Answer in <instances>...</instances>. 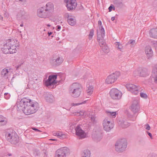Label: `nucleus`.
<instances>
[{
  "label": "nucleus",
  "mask_w": 157,
  "mask_h": 157,
  "mask_svg": "<svg viewBox=\"0 0 157 157\" xmlns=\"http://www.w3.org/2000/svg\"><path fill=\"white\" fill-rule=\"evenodd\" d=\"M45 98L47 101L48 102L52 103L54 100V97L50 93H46L45 96Z\"/></svg>",
  "instance_id": "a878e982"
},
{
  "label": "nucleus",
  "mask_w": 157,
  "mask_h": 157,
  "mask_svg": "<svg viewBox=\"0 0 157 157\" xmlns=\"http://www.w3.org/2000/svg\"><path fill=\"white\" fill-rule=\"evenodd\" d=\"M61 27L60 26L58 25L56 27V29L57 31H59L61 29Z\"/></svg>",
  "instance_id": "864d4df0"
},
{
  "label": "nucleus",
  "mask_w": 157,
  "mask_h": 157,
  "mask_svg": "<svg viewBox=\"0 0 157 157\" xmlns=\"http://www.w3.org/2000/svg\"><path fill=\"white\" fill-rule=\"evenodd\" d=\"M92 137L94 140L96 142L100 141L102 137V132L99 128H95L93 130Z\"/></svg>",
  "instance_id": "423d86ee"
},
{
  "label": "nucleus",
  "mask_w": 157,
  "mask_h": 157,
  "mask_svg": "<svg viewBox=\"0 0 157 157\" xmlns=\"http://www.w3.org/2000/svg\"><path fill=\"white\" fill-rule=\"evenodd\" d=\"M140 69H137L135 70L133 72V75L134 77L140 76Z\"/></svg>",
  "instance_id": "e433bc0d"
},
{
  "label": "nucleus",
  "mask_w": 157,
  "mask_h": 157,
  "mask_svg": "<svg viewBox=\"0 0 157 157\" xmlns=\"http://www.w3.org/2000/svg\"><path fill=\"white\" fill-rule=\"evenodd\" d=\"M145 52L148 58L151 57L153 56V51L150 46H147L145 48Z\"/></svg>",
  "instance_id": "5701e85b"
},
{
  "label": "nucleus",
  "mask_w": 157,
  "mask_h": 157,
  "mask_svg": "<svg viewBox=\"0 0 157 157\" xmlns=\"http://www.w3.org/2000/svg\"><path fill=\"white\" fill-rule=\"evenodd\" d=\"M88 113H89V112L87 113L84 110L80 111L79 113H78L79 114L78 116H85V117L87 115Z\"/></svg>",
  "instance_id": "72a5a7b5"
},
{
  "label": "nucleus",
  "mask_w": 157,
  "mask_h": 157,
  "mask_svg": "<svg viewBox=\"0 0 157 157\" xmlns=\"http://www.w3.org/2000/svg\"><path fill=\"white\" fill-rule=\"evenodd\" d=\"M69 152V149L66 147L61 148L56 151L55 157H66Z\"/></svg>",
  "instance_id": "9b49d317"
},
{
  "label": "nucleus",
  "mask_w": 157,
  "mask_h": 157,
  "mask_svg": "<svg viewBox=\"0 0 157 157\" xmlns=\"http://www.w3.org/2000/svg\"><path fill=\"white\" fill-rule=\"evenodd\" d=\"M32 129H33V130H34L35 131H36L37 132H41V131H40V130L34 128V127H33L32 128Z\"/></svg>",
  "instance_id": "603ef678"
},
{
  "label": "nucleus",
  "mask_w": 157,
  "mask_h": 157,
  "mask_svg": "<svg viewBox=\"0 0 157 157\" xmlns=\"http://www.w3.org/2000/svg\"><path fill=\"white\" fill-rule=\"evenodd\" d=\"M151 75L154 78V82L157 83V65H155L153 68Z\"/></svg>",
  "instance_id": "393cba45"
},
{
  "label": "nucleus",
  "mask_w": 157,
  "mask_h": 157,
  "mask_svg": "<svg viewBox=\"0 0 157 157\" xmlns=\"http://www.w3.org/2000/svg\"><path fill=\"white\" fill-rule=\"evenodd\" d=\"M42 7L44 8L45 10L48 12L51 16L54 11V5L51 2H48L45 6Z\"/></svg>",
  "instance_id": "a211bd4d"
},
{
  "label": "nucleus",
  "mask_w": 157,
  "mask_h": 157,
  "mask_svg": "<svg viewBox=\"0 0 157 157\" xmlns=\"http://www.w3.org/2000/svg\"><path fill=\"white\" fill-rule=\"evenodd\" d=\"M120 75L119 72H115L107 77L106 79V82L108 84L114 83Z\"/></svg>",
  "instance_id": "9d476101"
},
{
  "label": "nucleus",
  "mask_w": 157,
  "mask_h": 157,
  "mask_svg": "<svg viewBox=\"0 0 157 157\" xmlns=\"http://www.w3.org/2000/svg\"><path fill=\"white\" fill-rule=\"evenodd\" d=\"M136 41L135 40H130L128 42V44H131L132 45L134 46L136 44Z\"/></svg>",
  "instance_id": "37998d69"
},
{
  "label": "nucleus",
  "mask_w": 157,
  "mask_h": 157,
  "mask_svg": "<svg viewBox=\"0 0 157 157\" xmlns=\"http://www.w3.org/2000/svg\"><path fill=\"white\" fill-rule=\"evenodd\" d=\"M107 115L113 117H115L117 114V112H110L109 111H107L106 112Z\"/></svg>",
  "instance_id": "7c9ffc66"
},
{
  "label": "nucleus",
  "mask_w": 157,
  "mask_h": 157,
  "mask_svg": "<svg viewBox=\"0 0 157 157\" xmlns=\"http://www.w3.org/2000/svg\"><path fill=\"white\" fill-rule=\"evenodd\" d=\"M132 111L134 113L138 112L140 109V106L137 100H135L133 101L131 106Z\"/></svg>",
  "instance_id": "6ab92c4d"
},
{
  "label": "nucleus",
  "mask_w": 157,
  "mask_h": 157,
  "mask_svg": "<svg viewBox=\"0 0 157 157\" xmlns=\"http://www.w3.org/2000/svg\"><path fill=\"white\" fill-rule=\"evenodd\" d=\"M17 107L22 110L25 114L30 115L36 112L39 108V104L34 100L24 98L17 102Z\"/></svg>",
  "instance_id": "f257e3e1"
},
{
  "label": "nucleus",
  "mask_w": 157,
  "mask_h": 157,
  "mask_svg": "<svg viewBox=\"0 0 157 157\" xmlns=\"http://www.w3.org/2000/svg\"><path fill=\"white\" fill-rule=\"evenodd\" d=\"M57 76L56 75H49L48 80H46L44 82V84L46 86H52L56 84H58V82L56 81Z\"/></svg>",
  "instance_id": "6e6552de"
},
{
  "label": "nucleus",
  "mask_w": 157,
  "mask_h": 157,
  "mask_svg": "<svg viewBox=\"0 0 157 157\" xmlns=\"http://www.w3.org/2000/svg\"><path fill=\"white\" fill-rule=\"evenodd\" d=\"M90 151L88 150H84L82 154V157H90Z\"/></svg>",
  "instance_id": "c756f323"
},
{
  "label": "nucleus",
  "mask_w": 157,
  "mask_h": 157,
  "mask_svg": "<svg viewBox=\"0 0 157 157\" xmlns=\"http://www.w3.org/2000/svg\"><path fill=\"white\" fill-rule=\"evenodd\" d=\"M127 90L132 94L136 95L139 93L140 87L132 84H127L126 85Z\"/></svg>",
  "instance_id": "4468645a"
},
{
  "label": "nucleus",
  "mask_w": 157,
  "mask_h": 157,
  "mask_svg": "<svg viewBox=\"0 0 157 157\" xmlns=\"http://www.w3.org/2000/svg\"><path fill=\"white\" fill-rule=\"evenodd\" d=\"M64 2L68 10L75 9L77 6V2L75 0H65Z\"/></svg>",
  "instance_id": "2eb2a0df"
},
{
  "label": "nucleus",
  "mask_w": 157,
  "mask_h": 157,
  "mask_svg": "<svg viewBox=\"0 0 157 157\" xmlns=\"http://www.w3.org/2000/svg\"><path fill=\"white\" fill-rule=\"evenodd\" d=\"M5 98L6 99H8L10 97V95L8 93H5L4 94Z\"/></svg>",
  "instance_id": "de8ad7c7"
},
{
  "label": "nucleus",
  "mask_w": 157,
  "mask_h": 157,
  "mask_svg": "<svg viewBox=\"0 0 157 157\" xmlns=\"http://www.w3.org/2000/svg\"><path fill=\"white\" fill-rule=\"evenodd\" d=\"M3 19V17L0 15V19L1 20H2Z\"/></svg>",
  "instance_id": "bf43d9fd"
},
{
  "label": "nucleus",
  "mask_w": 157,
  "mask_h": 157,
  "mask_svg": "<svg viewBox=\"0 0 157 157\" xmlns=\"http://www.w3.org/2000/svg\"><path fill=\"white\" fill-rule=\"evenodd\" d=\"M102 50L105 53H108L109 52V49L107 45H106L102 47H101Z\"/></svg>",
  "instance_id": "c9c22d12"
},
{
  "label": "nucleus",
  "mask_w": 157,
  "mask_h": 157,
  "mask_svg": "<svg viewBox=\"0 0 157 157\" xmlns=\"http://www.w3.org/2000/svg\"><path fill=\"white\" fill-rule=\"evenodd\" d=\"M108 9L109 12H111L112 11V9L113 10H115V8L114 6L112 5H111L109 7Z\"/></svg>",
  "instance_id": "49530a36"
},
{
  "label": "nucleus",
  "mask_w": 157,
  "mask_h": 157,
  "mask_svg": "<svg viewBox=\"0 0 157 157\" xmlns=\"http://www.w3.org/2000/svg\"><path fill=\"white\" fill-rule=\"evenodd\" d=\"M147 132L148 135L150 136V138L152 139V135L151 134V133H150L147 131Z\"/></svg>",
  "instance_id": "5fc2aeb1"
},
{
  "label": "nucleus",
  "mask_w": 157,
  "mask_h": 157,
  "mask_svg": "<svg viewBox=\"0 0 157 157\" xmlns=\"http://www.w3.org/2000/svg\"><path fill=\"white\" fill-rule=\"evenodd\" d=\"M50 140H54V141L56 140L55 139H51Z\"/></svg>",
  "instance_id": "0e129e2a"
},
{
  "label": "nucleus",
  "mask_w": 157,
  "mask_h": 157,
  "mask_svg": "<svg viewBox=\"0 0 157 157\" xmlns=\"http://www.w3.org/2000/svg\"><path fill=\"white\" fill-rule=\"evenodd\" d=\"M150 36L154 38H157V29H151L149 32Z\"/></svg>",
  "instance_id": "bb28decb"
},
{
  "label": "nucleus",
  "mask_w": 157,
  "mask_h": 157,
  "mask_svg": "<svg viewBox=\"0 0 157 157\" xmlns=\"http://www.w3.org/2000/svg\"><path fill=\"white\" fill-rule=\"evenodd\" d=\"M149 74V71L146 68H143L140 70V76L145 77L148 76Z\"/></svg>",
  "instance_id": "4be33fe9"
},
{
  "label": "nucleus",
  "mask_w": 157,
  "mask_h": 157,
  "mask_svg": "<svg viewBox=\"0 0 157 157\" xmlns=\"http://www.w3.org/2000/svg\"><path fill=\"white\" fill-rule=\"evenodd\" d=\"M102 124L104 129L107 132L110 131L114 127L113 123L107 118L103 121Z\"/></svg>",
  "instance_id": "ddd939ff"
},
{
  "label": "nucleus",
  "mask_w": 157,
  "mask_h": 157,
  "mask_svg": "<svg viewBox=\"0 0 157 157\" xmlns=\"http://www.w3.org/2000/svg\"><path fill=\"white\" fill-rule=\"evenodd\" d=\"M144 127H145L146 129L148 130L150 129V127L148 124H146L145 125Z\"/></svg>",
  "instance_id": "09e8293b"
},
{
  "label": "nucleus",
  "mask_w": 157,
  "mask_h": 157,
  "mask_svg": "<svg viewBox=\"0 0 157 157\" xmlns=\"http://www.w3.org/2000/svg\"><path fill=\"white\" fill-rule=\"evenodd\" d=\"M66 16L67 17V22L70 25L74 26L76 24V20L74 17L70 16L68 13H67Z\"/></svg>",
  "instance_id": "412c9836"
},
{
  "label": "nucleus",
  "mask_w": 157,
  "mask_h": 157,
  "mask_svg": "<svg viewBox=\"0 0 157 157\" xmlns=\"http://www.w3.org/2000/svg\"><path fill=\"white\" fill-rule=\"evenodd\" d=\"M111 98L114 100H119L122 96V93L116 88L112 89L109 92Z\"/></svg>",
  "instance_id": "1a4fd4ad"
},
{
  "label": "nucleus",
  "mask_w": 157,
  "mask_h": 157,
  "mask_svg": "<svg viewBox=\"0 0 157 157\" xmlns=\"http://www.w3.org/2000/svg\"><path fill=\"white\" fill-rule=\"evenodd\" d=\"M94 31L93 29H91L90 30V33L89 35L90 39H91L92 38V37L94 35Z\"/></svg>",
  "instance_id": "a19ab883"
},
{
  "label": "nucleus",
  "mask_w": 157,
  "mask_h": 157,
  "mask_svg": "<svg viewBox=\"0 0 157 157\" xmlns=\"http://www.w3.org/2000/svg\"><path fill=\"white\" fill-rule=\"evenodd\" d=\"M52 34V32H50L48 33V36H50Z\"/></svg>",
  "instance_id": "13d9d810"
},
{
  "label": "nucleus",
  "mask_w": 157,
  "mask_h": 157,
  "mask_svg": "<svg viewBox=\"0 0 157 157\" xmlns=\"http://www.w3.org/2000/svg\"><path fill=\"white\" fill-rule=\"evenodd\" d=\"M63 58L59 56L53 57L52 60H51V63L53 66H59L63 62Z\"/></svg>",
  "instance_id": "f3484780"
},
{
  "label": "nucleus",
  "mask_w": 157,
  "mask_h": 157,
  "mask_svg": "<svg viewBox=\"0 0 157 157\" xmlns=\"http://www.w3.org/2000/svg\"><path fill=\"white\" fill-rule=\"evenodd\" d=\"M105 36V30L104 28L102 27L100 29V33H99L97 32V39L100 47L106 45L105 40L104 39Z\"/></svg>",
  "instance_id": "0eeeda50"
},
{
  "label": "nucleus",
  "mask_w": 157,
  "mask_h": 157,
  "mask_svg": "<svg viewBox=\"0 0 157 157\" xmlns=\"http://www.w3.org/2000/svg\"><path fill=\"white\" fill-rule=\"evenodd\" d=\"M57 136L60 139L64 138L66 137V136L64 134H63L62 132H57Z\"/></svg>",
  "instance_id": "f704fd0d"
},
{
  "label": "nucleus",
  "mask_w": 157,
  "mask_h": 157,
  "mask_svg": "<svg viewBox=\"0 0 157 157\" xmlns=\"http://www.w3.org/2000/svg\"><path fill=\"white\" fill-rule=\"evenodd\" d=\"M89 117L90 118V120L91 121V122H90L88 125L90 126H91L92 125V124H95L96 123V121L95 120V117L94 116H91V117Z\"/></svg>",
  "instance_id": "473e14b6"
},
{
  "label": "nucleus",
  "mask_w": 157,
  "mask_h": 157,
  "mask_svg": "<svg viewBox=\"0 0 157 157\" xmlns=\"http://www.w3.org/2000/svg\"><path fill=\"white\" fill-rule=\"evenodd\" d=\"M37 15L39 17L43 18H48L50 16L48 12L45 11L44 8H43L42 6L37 10Z\"/></svg>",
  "instance_id": "dca6fc26"
},
{
  "label": "nucleus",
  "mask_w": 157,
  "mask_h": 157,
  "mask_svg": "<svg viewBox=\"0 0 157 157\" xmlns=\"http://www.w3.org/2000/svg\"><path fill=\"white\" fill-rule=\"evenodd\" d=\"M6 137L7 140L12 144H16L19 142L18 136L15 132L7 133Z\"/></svg>",
  "instance_id": "39448f33"
},
{
  "label": "nucleus",
  "mask_w": 157,
  "mask_h": 157,
  "mask_svg": "<svg viewBox=\"0 0 157 157\" xmlns=\"http://www.w3.org/2000/svg\"><path fill=\"white\" fill-rule=\"evenodd\" d=\"M10 69L8 70L5 68L2 70L1 71V75L3 77L5 78H7L10 74Z\"/></svg>",
  "instance_id": "b1692460"
},
{
  "label": "nucleus",
  "mask_w": 157,
  "mask_h": 157,
  "mask_svg": "<svg viewBox=\"0 0 157 157\" xmlns=\"http://www.w3.org/2000/svg\"><path fill=\"white\" fill-rule=\"evenodd\" d=\"M93 88L92 86H89L88 87V89L86 90V92L88 95H90L93 92Z\"/></svg>",
  "instance_id": "2f4dec72"
},
{
  "label": "nucleus",
  "mask_w": 157,
  "mask_h": 157,
  "mask_svg": "<svg viewBox=\"0 0 157 157\" xmlns=\"http://www.w3.org/2000/svg\"><path fill=\"white\" fill-rule=\"evenodd\" d=\"M98 25L99 26V28L100 29H100L101 27H102V26H101L102 23L101 22V21H99L98 22Z\"/></svg>",
  "instance_id": "8fccbe9b"
},
{
  "label": "nucleus",
  "mask_w": 157,
  "mask_h": 157,
  "mask_svg": "<svg viewBox=\"0 0 157 157\" xmlns=\"http://www.w3.org/2000/svg\"><path fill=\"white\" fill-rule=\"evenodd\" d=\"M7 122V119L6 118L0 115V124L2 125H5Z\"/></svg>",
  "instance_id": "c85d7f7f"
},
{
  "label": "nucleus",
  "mask_w": 157,
  "mask_h": 157,
  "mask_svg": "<svg viewBox=\"0 0 157 157\" xmlns=\"http://www.w3.org/2000/svg\"><path fill=\"white\" fill-rule=\"evenodd\" d=\"M76 124L71 123L70 124V129L71 130V131H73L74 129H75L76 127Z\"/></svg>",
  "instance_id": "4c0bfd02"
},
{
  "label": "nucleus",
  "mask_w": 157,
  "mask_h": 157,
  "mask_svg": "<svg viewBox=\"0 0 157 157\" xmlns=\"http://www.w3.org/2000/svg\"><path fill=\"white\" fill-rule=\"evenodd\" d=\"M156 44L157 45V42L156 43Z\"/></svg>",
  "instance_id": "774afa93"
},
{
  "label": "nucleus",
  "mask_w": 157,
  "mask_h": 157,
  "mask_svg": "<svg viewBox=\"0 0 157 157\" xmlns=\"http://www.w3.org/2000/svg\"><path fill=\"white\" fill-rule=\"evenodd\" d=\"M75 131L76 135L79 136L80 138H84L86 137V134L81 124L77 125L75 128Z\"/></svg>",
  "instance_id": "f8f14e48"
},
{
  "label": "nucleus",
  "mask_w": 157,
  "mask_h": 157,
  "mask_svg": "<svg viewBox=\"0 0 157 157\" xmlns=\"http://www.w3.org/2000/svg\"><path fill=\"white\" fill-rule=\"evenodd\" d=\"M53 135L54 136H57V132H53Z\"/></svg>",
  "instance_id": "6e6d98bb"
},
{
  "label": "nucleus",
  "mask_w": 157,
  "mask_h": 157,
  "mask_svg": "<svg viewBox=\"0 0 157 157\" xmlns=\"http://www.w3.org/2000/svg\"><path fill=\"white\" fill-rule=\"evenodd\" d=\"M20 26H21V27H23V23H21L20 25Z\"/></svg>",
  "instance_id": "680f3d73"
},
{
  "label": "nucleus",
  "mask_w": 157,
  "mask_h": 157,
  "mask_svg": "<svg viewBox=\"0 0 157 157\" xmlns=\"http://www.w3.org/2000/svg\"><path fill=\"white\" fill-rule=\"evenodd\" d=\"M19 45V42L17 40L8 39L4 44L2 50L4 54H13L16 52V48Z\"/></svg>",
  "instance_id": "f03ea898"
},
{
  "label": "nucleus",
  "mask_w": 157,
  "mask_h": 157,
  "mask_svg": "<svg viewBox=\"0 0 157 157\" xmlns=\"http://www.w3.org/2000/svg\"><path fill=\"white\" fill-rule=\"evenodd\" d=\"M26 0H19L20 1H21L22 2H25Z\"/></svg>",
  "instance_id": "052dcab7"
},
{
  "label": "nucleus",
  "mask_w": 157,
  "mask_h": 157,
  "mask_svg": "<svg viewBox=\"0 0 157 157\" xmlns=\"http://www.w3.org/2000/svg\"><path fill=\"white\" fill-rule=\"evenodd\" d=\"M116 46L121 51L122 49V46L121 44H120L119 42H116L115 43Z\"/></svg>",
  "instance_id": "ea45409f"
},
{
  "label": "nucleus",
  "mask_w": 157,
  "mask_h": 157,
  "mask_svg": "<svg viewBox=\"0 0 157 157\" xmlns=\"http://www.w3.org/2000/svg\"><path fill=\"white\" fill-rule=\"evenodd\" d=\"M36 76V75L35 74H31L30 75V77H32L33 78V80L34 82L35 83H37V79H36V77L35 76Z\"/></svg>",
  "instance_id": "58836bf2"
},
{
  "label": "nucleus",
  "mask_w": 157,
  "mask_h": 157,
  "mask_svg": "<svg viewBox=\"0 0 157 157\" xmlns=\"http://www.w3.org/2000/svg\"><path fill=\"white\" fill-rule=\"evenodd\" d=\"M123 5V3L121 2H118L117 4L118 7H122Z\"/></svg>",
  "instance_id": "3c124183"
},
{
  "label": "nucleus",
  "mask_w": 157,
  "mask_h": 157,
  "mask_svg": "<svg viewBox=\"0 0 157 157\" xmlns=\"http://www.w3.org/2000/svg\"><path fill=\"white\" fill-rule=\"evenodd\" d=\"M47 26L48 27H50L51 26V25L49 24H48L47 25Z\"/></svg>",
  "instance_id": "e2e57ef3"
},
{
  "label": "nucleus",
  "mask_w": 157,
  "mask_h": 157,
  "mask_svg": "<svg viewBox=\"0 0 157 157\" xmlns=\"http://www.w3.org/2000/svg\"><path fill=\"white\" fill-rule=\"evenodd\" d=\"M118 124L123 128H127L130 125V123L125 119H121L118 121Z\"/></svg>",
  "instance_id": "aec40b11"
},
{
  "label": "nucleus",
  "mask_w": 157,
  "mask_h": 157,
  "mask_svg": "<svg viewBox=\"0 0 157 157\" xmlns=\"http://www.w3.org/2000/svg\"><path fill=\"white\" fill-rule=\"evenodd\" d=\"M140 96L141 98H147V95L146 94L141 92L140 93Z\"/></svg>",
  "instance_id": "79ce46f5"
},
{
  "label": "nucleus",
  "mask_w": 157,
  "mask_h": 157,
  "mask_svg": "<svg viewBox=\"0 0 157 157\" xmlns=\"http://www.w3.org/2000/svg\"><path fill=\"white\" fill-rule=\"evenodd\" d=\"M9 97V96H8V95H6V97Z\"/></svg>",
  "instance_id": "338daca9"
},
{
  "label": "nucleus",
  "mask_w": 157,
  "mask_h": 157,
  "mask_svg": "<svg viewBox=\"0 0 157 157\" xmlns=\"http://www.w3.org/2000/svg\"><path fill=\"white\" fill-rule=\"evenodd\" d=\"M82 90L81 85L78 83H73L70 87L69 92L71 96L76 98L78 97Z\"/></svg>",
  "instance_id": "7ed1b4c3"
},
{
  "label": "nucleus",
  "mask_w": 157,
  "mask_h": 157,
  "mask_svg": "<svg viewBox=\"0 0 157 157\" xmlns=\"http://www.w3.org/2000/svg\"><path fill=\"white\" fill-rule=\"evenodd\" d=\"M115 19V17H111V20L112 21H113Z\"/></svg>",
  "instance_id": "4d7b16f0"
},
{
  "label": "nucleus",
  "mask_w": 157,
  "mask_h": 157,
  "mask_svg": "<svg viewBox=\"0 0 157 157\" xmlns=\"http://www.w3.org/2000/svg\"><path fill=\"white\" fill-rule=\"evenodd\" d=\"M127 145V141L125 139L123 138L117 141L115 144V150L118 152H123L125 150Z\"/></svg>",
  "instance_id": "20e7f679"
},
{
  "label": "nucleus",
  "mask_w": 157,
  "mask_h": 157,
  "mask_svg": "<svg viewBox=\"0 0 157 157\" xmlns=\"http://www.w3.org/2000/svg\"><path fill=\"white\" fill-rule=\"evenodd\" d=\"M86 101H84L83 102L80 103H72L71 104V105L72 106H77V105H80L84 103Z\"/></svg>",
  "instance_id": "c03bdc74"
},
{
  "label": "nucleus",
  "mask_w": 157,
  "mask_h": 157,
  "mask_svg": "<svg viewBox=\"0 0 157 157\" xmlns=\"http://www.w3.org/2000/svg\"><path fill=\"white\" fill-rule=\"evenodd\" d=\"M25 12L23 10L20 11L17 15V18L19 20L25 18Z\"/></svg>",
  "instance_id": "cd10ccee"
},
{
  "label": "nucleus",
  "mask_w": 157,
  "mask_h": 157,
  "mask_svg": "<svg viewBox=\"0 0 157 157\" xmlns=\"http://www.w3.org/2000/svg\"><path fill=\"white\" fill-rule=\"evenodd\" d=\"M148 157H157V154L154 153H150L148 155Z\"/></svg>",
  "instance_id": "a18cd8bd"
},
{
  "label": "nucleus",
  "mask_w": 157,
  "mask_h": 157,
  "mask_svg": "<svg viewBox=\"0 0 157 157\" xmlns=\"http://www.w3.org/2000/svg\"><path fill=\"white\" fill-rule=\"evenodd\" d=\"M5 15L6 16H7V13H6V14H5Z\"/></svg>",
  "instance_id": "69168bd1"
}]
</instances>
